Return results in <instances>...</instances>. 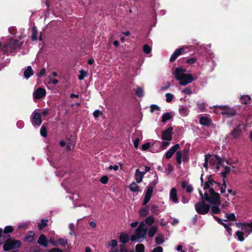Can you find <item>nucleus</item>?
<instances>
[{"instance_id":"1","label":"nucleus","mask_w":252,"mask_h":252,"mask_svg":"<svg viewBox=\"0 0 252 252\" xmlns=\"http://www.w3.org/2000/svg\"><path fill=\"white\" fill-rule=\"evenodd\" d=\"M201 181L202 189H199V193L202 200L195 204V208L198 214L204 215L207 214L210 209V205L206 204L205 201L210 205H218L220 204V194L215 191L219 188L220 184L214 181L211 176H208L204 182L201 175Z\"/></svg>"},{"instance_id":"2","label":"nucleus","mask_w":252,"mask_h":252,"mask_svg":"<svg viewBox=\"0 0 252 252\" xmlns=\"http://www.w3.org/2000/svg\"><path fill=\"white\" fill-rule=\"evenodd\" d=\"M209 162L211 165H213L215 163H217L216 167L217 170H221V172L223 176H225L229 172L230 168L225 165V163L228 164L226 160H220V158L217 156H211L210 155H207L205 157V163L203 164V166L206 169H207V163Z\"/></svg>"},{"instance_id":"3","label":"nucleus","mask_w":252,"mask_h":252,"mask_svg":"<svg viewBox=\"0 0 252 252\" xmlns=\"http://www.w3.org/2000/svg\"><path fill=\"white\" fill-rule=\"evenodd\" d=\"M185 72V69L179 67L176 68L173 73L175 78L179 81L180 85L182 86H185L196 79L193 78L191 74H186Z\"/></svg>"},{"instance_id":"4","label":"nucleus","mask_w":252,"mask_h":252,"mask_svg":"<svg viewBox=\"0 0 252 252\" xmlns=\"http://www.w3.org/2000/svg\"><path fill=\"white\" fill-rule=\"evenodd\" d=\"M146 233L147 229L145 226V223L141 222L130 239L132 241L142 242L145 238Z\"/></svg>"},{"instance_id":"5","label":"nucleus","mask_w":252,"mask_h":252,"mask_svg":"<svg viewBox=\"0 0 252 252\" xmlns=\"http://www.w3.org/2000/svg\"><path fill=\"white\" fill-rule=\"evenodd\" d=\"M21 245V243L20 241L8 239L5 241L3 245V250L5 251H8L13 249L18 248Z\"/></svg>"},{"instance_id":"6","label":"nucleus","mask_w":252,"mask_h":252,"mask_svg":"<svg viewBox=\"0 0 252 252\" xmlns=\"http://www.w3.org/2000/svg\"><path fill=\"white\" fill-rule=\"evenodd\" d=\"M188 150L185 149L182 151H178L176 154V158L177 163L180 164L182 161H187L189 159Z\"/></svg>"},{"instance_id":"7","label":"nucleus","mask_w":252,"mask_h":252,"mask_svg":"<svg viewBox=\"0 0 252 252\" xmlns=\"http://www.w3.org/2000/svg\"><path fill=\"white\" fill-rule=\"evenodd\" d=\"M221 110L220 114L225 115L227 117H231L236 115V111L232 108L224 106V107H219Z\"/></svg>"},{"instance_id":"8","label":"nucleus","mask_w":252,"mask_h":252,"mask_svg":"<svg viewBox=\"0 0 252 252\" xmlns=\"http://www.w3.org/2000/svg\"><path fill=\"white\" fill-rule=\"evenodd\" d=\"M235 225L237 227L244 230L246 232L249 234L252 232V222L250 223H236Z\"/></svg>"},{"instance_id":"9","label":"nucleus","mask_w":252,"mask_h":252,"mask_svg":"<svg viewBox=\"0 0 252 252\" xmlns=\"http://www.w3.org/2000/svg\"><path fill=\"white\" fill-rule=\"evenodd\" d=\"M41 123L40 114L38 112H34L32 114V124L39 126L41 124Z\"/></svg>"},{"instance_id":"10","label":"nucleus","mask_w":252,"mask_h":252,"mask_svg":"<svg viewBox=\"0 0 252 252\" xmlns=\"http://www.w3.org/2000/svg\"><path fill=\"white\" fill-rule=\"evenodd\" d=\"M172 131V127H169L165 129L164 131H163L161 138L163 140H166L170 141H171L172 139L171 137V132Z\"/></svg>"},{"instance_id":"11","label":"nucleus","mask_w":252,"mask_h":252,"mask_svg":"<svg viewBox=\"0 0 252 252\" xmlns=\"http://www.w3.org/2000/svg\"><path fill=\"white\" fill-rule=\"evenodd\" d=\"M46 94V90L41 88H38L33 94L34 98L39 99L44 97Z\"/></svg>"},{"instance_id":"12","label":"nucleus","mask_w":252,"mask_h":252,"mask_svg":"<svg viewBox=\"0 0 252 252\" xmlns=\"http://www.w3.org/2000/svg\"><path fill=\"white\" fill-rule=\"evenodd\" d=\"M180 147L179 144H177L172 146L165 154V158L166 159H169L172 157L175 152Z\"/></svg>"},{"instance_id":"13","label":"nucleus","mask_w":252,"mask_h":252,"mask_svg":"<svg viewBox=\"0 0 252 252\" xmlns=\"http://www.w3.org/2000/svg\"><path fill=\"white\" fill-rule=\"evenodd\" d=\"M153 191V188L152 187H148L145 193L143 205H146L149 201L152 196Z\"/></svg>"},{"instance_id":"14","label":"nucleus","mask_w":252,"mask_h":252,"mask_svg":"<svg viewBox=\"0 0 252 252\" xmlns=\"http://www.w3.org/2000/svg\"><path fill=\"white\" fill-rule=\"evenodd\" d=\"M145 172H142L139 169H136L135 173V179L137 183H140L142 182Z\"/></svg>"},{"instance_id":"15","label":"nucleus","mask_w":252,"mask_h":252,"mask_svg":"<svg viewBox=\"0 0 252 252\" xmlns=\"http://www.w3.org/2000/svg\"><path fill=\"white\" fill-rule=\"evenodd\" d=\"M170 198L174 202H178L177 190L175 188H172L170 192Z\"/></svg>"},{"instance_id":"16","label":"nucleus","mask_w":252,"mask_h":252,"mask_svg":"<svg viewBox=\"0 0 252 252\" xmlns=\"http://www.w3.org/2000/svg\"><path fill=\"white\" fill-rule=\"evenodd\" d=\"M37 243L40 245L43 246L45 247H47L48 246V241L45 236L43 234H42L40 236Z\"/></svg>"},{"instance_id":"17","label":"nucleus","mask_w":252,"mask_h":252,"mask_svg":"<svg viewBox=\"0 0 252 252\" xmlns=\"http://www.w3.org/2000/svg\"><path fill=\"white\" fill-rule=\"evenodd\" d=\"M129 189L133 192H138L141 191L140 187L136 183L133 182L131 183L129 187Z\"/></svg>"},{"instance_id":"18","label":"nucleus","mask_w":252,"mask_h":252,"mask_svg":"<svg viewBox=\"0 0 252 252\" xmlns=\"http://www.w3.org/2000/svg\"><path fill=\"white\" fill-rule=\"evenodd\" d=\"M200 123L202 125L209 126L211 125V120L208 117H203L200 119Z\"/></svg>"},{"instance_id":"19","label":"nucleus","mask_w":252,"mask_h":252,"mask_svg":"<svg viewBox=\"0 0 252 252\" xmlns=\"http://www.w3.org/2000/svg\"><path fill=\"white\" fill-rule=\"evenodd\" d=\"M158 227L156 226H152L150 228H149L148 232V235L149 237H153L154 235L158 231Z\"/></svg>"},{"instance_id":"20","label":"nucleus","mask_w":252,"mask_h":252,"mask_svg":"<svg viewBox=\"0 0 252 252\" xmlns=\"http://www.w3.org/2000/svg\"><path fill=\"white\" fill-rule=\"evenodd\" d=\"M129 236L127 234L122 233L119 236L120 241L123 243H126L129 240Z\"/></svg>"},{"instance_id":"21","label":"nucleus","mask_w":252,"mask_h":252,"mask_svg":"<svg viewBox=\"0 0 252 252\" xmlns=\"http://www.w3.org/2000/svg\"><path fill=\"white\" fill-rule=\"evenodd\" d=\"M24 76L27 79L29 78L32 74L33 71L32 67L29 66L24 71Z\"/></svg>"},{"instance_id":"22","label":"nucleus","mask_w":252,"mask_h":252,"mask_svg":"<svg viewBox=\"0 0 252 252\" xmlns=\"http://www.w3.org/2000/svg\"><path fill=\"white\" fill-rule=\"evenodd\" d=\"M164 242L163 235L161 233H158L155 238V242L158 245H160Z\"/></svg>"},{"instance_id":"23","label":"nucleus","mask_w":252,"mask_h":252,"mask_svg":"<svg viewBox=\"0 0 252 252\" xmlns=\"http://www.w3.org/2000/svg\"><path fill=\"white\" fill-rule=\"evenodd\" d=\"M34 233L32 231H30L29 232L25 239V241L28 242H32L34 240Z\"/></svg>"},{"instance_id":"24","label":"nucleus","mask_w":252,"mask_h":252,"mask_svg":"<svg viewBox=\"0 0 252 252\" xmlns=\"http://www.w3.org/2000/svg\"><path fill=\"white\" fill-rule=\"evenodd\" d=\"M173 115L171 113H166L162 116L161 121L165 123L166 121L172 118Z\"/></svg>"},{"instance_id":"25","label":"nucleus","mask_w":252,"mask_h":252,"mask_svg":"<svg viewBox=\"0 0 252 252\" xmlns=\"http://www.w3.org/2000/svg\"><path fill=\"white\" fill-rule=\"evenodd\" d=\"M88 74V72L87 71H85L84 70H80L79 71V75L78 76V79L80 80H82L86 77Z\"/></svg>"},{"instance_id":"26","label":"nucleus","mask_w":252,"mask_h":252,"mask_svg":"<svg viewBox=\"0 0 252 252\" xmlns=\"http://www.w3.org/2000/svg\"><path fill=\"white\" fill-rule=\"evenodd\" d=\"M182 187L183 188L185 189L188 192H191L193 190L192 187L190 185H187L185 182L182 183Z\"/></svg>"},{"instance_id":"27","label":"nucleus","mask_w":252,"mask_h":252,"mask_svg":"<svg viewBox=\"0 0 252 252\" xmlns=\"http://www.w3.org/2000/svg\"><path fill=\"white\" fill-rule=\"evenodd\" d=\"M241 100L242 103L246 104L250 103L251 97L248 95H244L241 96Z\"/></svg>"},{"instance_id":"28","label":"nucleus","mask_w":252,"mask_h":252,"mask_svg":"<svg viewBox=\"0 0 252 252\" xmlns=\"http://www.w3.org/2000/svg\"><path fill=\"white\" fill-rule=\"evenodd\" d=\"M180 113L182 116H187L189 112V109L186 107H182L179 109Z\"/></svg>"},{"instance_id":"29","label":"nucleus","mask_w":252,"mask_h":252,"mask_svg":"<svg viewBox=\"0 0 252 252\" xmlns=\"http://www.w3.org/2000/svg\"><path fill=\"white\" fill-rule=\"evenodd\" d=\"M241 129L240 128V126L237 127L232 132V134L234 138L238 137L240 133Z\"/></svg>"},{"instance_id":"30","label":"nucleus","mask_w":252,"mask_h":252,"mask_svg":"<svg viewBox=\"0 0 252 252\" xmlns=\"http://www.w3.org/2000/svg\"><path fill=\"white\" fill-rule=\"evenodd\" d=\"M155 219L152 216H149L145 219V223L149 225H152Z\"/></svg>"},{"instance_id":"31","label":"nucleus","mask_w":252,"mask_h":252,"mask_svg":"<svg viewBox=\"0 0 252 252\" xmlns=\"http://www.w3.org/2000/svg\"><path fill=\"white\" fill-rule=\"evenodd\" d=\"M145 247L143 244H140L136 246L135 251L136 252H144Z\"/></svg>"},{"instance_id":"32","label":"nucleus","mask_w":252,"mask_h":252,"mask_svg":"<svg viewBox=\"0 0 252 252\" xmlns=\"http://www.w3.org/2000/svg\"><path fill=\"white\" fill-rule=\"evenodd\" d=\"M237 236L238 239L240 241H243L244 240V233L242 231H238L235 233Z\"/></svg>"},{"instance_id":"33","label":"nucleus","mask_w":252,"mask_h":252,"mask_svg":"<svg viewBox=\"0 0 252 252\" xmlns=\"http://www.w3.org/2000/svg\"><path fill=\"white\" fill-rule=\"evenodd\" d=\"M47 225V220H41V222L38 224V227L40 229L44 228Z\"/></svg>"},{"instance_id":"34","label":"nucleus","mask_w":252,"mask_h":252,"mask_svg":"<svg viewBox=\"0 0 252 252\" xmlns=\"http://www.w3.org/2000/svg\"><path fill=\"white\" fill-rule=\"evenodd\" d=\"M58 246L59 245L65 246L67 244V240L63 238H60L58 240Z\"/></svg>"},{"instance_id":"35","label":"nucleus","mask_w":252,"mask_h":252,"mask_svg":"<svg viewBox=\"0 0 252 252\" xmlns=\"http://www.w3.org/2000/svg\"><path fill=\"white\" fill-rule=\"evenodd\" d=\"M32 38L33 40H35L37 39V32L35 27L32 28Z\"/></svg>"},{"instance_id":"36","label":"nucleus","mask_w":252,"mask_h":252,"mask_svg":"<svg viewBox=\"0 0 252 252\" xmlns=\"http://www.w3.org/2000/svg\"><path fill=\"white\" fill-rule=\"evenodd\" d=\"M143 51L146 54H149L151 52V47L149 45L145 44L143 46Z\"/></svg>"},{"instance_id":"37","label":"nucleus","mask_w":252,"mask_h":252,"mask_svg":"<svg viewBox=\"0 0 252 252\" xmlns=\"http://www.w3.org/2000/svg\"><path fill=\"white\" fill-rule=\"evenodd\" d=\"M150 111L152 113L156 111L159 112L160 111V108L156 105H151L150 106Z\"/></svg>"},{"instance_id":"38","label":"nucleus","mask_w":252,"mask_h":252,"mask_svg":"<svg viewBox=\"0 0 252 252\" xmlns=\"http://www.w3.org/2000/svg\"><path fill=\"white\" fill-rule=\"evenodd\" d=\"M173 95L170 93H166L165 94L166 101L167 102H170L172 100Z\"/></svg>"},{"instance_id":"39","label":"nucleus","mask_w":252,"mask_h":252,"mask_svg":"<svg viewBox=\"0 0 252 252\" xmlns=\"http://www.w3.org/2000/svg\"><path fill=\"white\" fill-rule=\"evenodd\" d=\"M74 147V144L71 141H69L68 143H67L66 149L67 151L71 150L73 149Z\"/></svg>"},{"instance_id":"40","label":"nucleus","mask_w":252,"mask_h":252,"mask_svg":"<svg viewBox=\"0 0 252 252\" xmlns=\"http://www.w3.org/2000/svg\"><path fill=\"white\" fill-rule=\"evenodd\" d=\"M179 56V54H178V52L175 51L174 52V53L172 54V55L171 56V57L170 59V61L171 62L174 61Z\"/></svg>"},{"instance_id":"41","label":"nucleus","mask_w":252,"mask_h":252,"mask_svg":"<svg viewBox=\"0 0 252 252\" xmlns=\"http://www.w3.org/2000/svg\"><path fill=\"white\" fill-rule=\"evenodd\" d=\"M13 231V228L11 226H7L4 228L3 232L4 233H8L12 232Z\"/></svg>"},{"instance_id":"42","label":"nucleus","mask_w":252,"mask_h":252,"mask_svg":"<svg viewBox=\"0 0 252 252\" xmlns=\"http://www.w3.org/2000/svg\"><path fill=\"white\" fill-rule=\"evenodd\" d=\"M40 134L43 136L46 137L47 136V130L45 127L42 126L40 128Z\"/></svg>"},{"instance_id":"43","label":"nucleus","mask_w":252,"mask_h":252,"mask_svg":"<svg viewBox=\"0 0 252 252\" xmlns=\"http://www.w3.org/2000/svg\"><path fill=\"white\" fill-rule=\"evenodd\" d=\"M220 208L216 206H214L212 207V212L213 214H219L220 213Z\"/></svg>"},{"instance_id":"44","label":"nucleus","mask_w":252,"mask_h":252,"mask_svg":"<svg viewBox=\"0 0 252 252\" xmlns=\"http://www.w3.org/2000/svg\"><path fill=\"white\" fill-rule=\"evenodd\" d=\"M48 78L49 79V84L52 83L53 84L56 85V84H58L59 82V81L57 79H53L51 76H49Z\"/></svg>"},{"instance_id":"45","label":"nucleus","mask_w":252,"mask_h":252,"mask_svg":"<svg viewBox=\"0 0 252 252\" xmlns=\"http://www.w3.org/2000/svg\"><path fill=\"white\" fill-rule=\"evenodd\" d=\"M136 94L138 96L140 97L142 96L143 95V89L141 88H137L136 90Z\"/></svg>"},{"instance_id":"46","label":"nucleus","mask_w":252,"mask_h":252,"mask_svg":"<svg viewBox=\"0 0 252 252\" xmlns=\"http://www.w3.org/2000/svg\"><path fill=\"white\" fill-rule=\"evenodd\" d=\"M109 246L116 247L117 246V241L115 240H111L108 244Z\"/></svg>"},{"instance_id":"47","label":"nucleus","mask_w":252,"mask_h":252,"mask_svg":"<svg viewBox=\"0 0 252 252\" xmlns=\"http://www.w3.org/2000/svg\"><path fill=\"white\" fill-rule=\"evenodd\" d=\"M139 214L141 217H145L148 214V211L145 208L142 209L139 211Z\"/></svg>"},{"instance_id":"48","label":"nucleus","mask_w":252,"mask_h":252,"mask_svg":"<svg viewBox=\"0 0 252 252\" xmlns=\"http://www.w3.org/2000/svg\"><path fill=\"white\" fill-rule=\"evenodd\" d=\"M226 218L228 220L234 221L236 220V218L233 213H231L230 214H227L226 215Z\"/></svg>"},{"instance_id":"49","label":"nucleus","mask_w":252,"mask_h":252,"mask_svg":"<svg viewBox=\"0 0 252 252\" xmlns=\"http://www.w3.org/2000/svg\"><path fill=\"white\" fill-rule=\"evenodd\" d=\"M102 114V112L97 110H95L93 113V115L95 119L97 118L99 116L101 115Z\"/></svg>"},{"instance_id":"50","label":"nucleus","mask_w":252,"mask_h":252,"mask_svg":"<svg viewBox=\"0 0 252 252\" xmlns=\"http://www.w3.org/2000/svg\"><path fill=\"white\" fill-rule=\"evenodd\" d=\"M151 211L152 213L158 214V206L155 205H153L151 207Z\"/></svg>"},{"instance_id":"51","label":"nucleus","mask_w":252,"mask_h":252,"mask_svg":"<svg viewBox=\"0 0 252 252\" xmlns=\"http://www.w3.org/2000/svg\"><path fill=\"white\" fill-rule=\"evenodd\" d=\"M166 174H170L173 170V167L170 164H168L167 168L165 169Z\"/></svg>"},{"instance_id":"52","label":"nucleus","mask_w":252,"mask_h":252,"mask_svg":"<svg viewBox=\"0 0 252 252\" xmlns=\"http://www.w3.org/2000/svg\"><path fill=\"white\" fill-rule=\"evenodd\" d=\"M187 48V47H183L180 49H177L176 51L178 52L179 55H182L185 53V50Z\"/></svg>"},{"instance_id":"53","label":"nucleus","mask_w":252,"mask_h":252,"mask_svg":"<svg viewBox=\"0 0 252 252\" xmlns=\"http://www.w3.org/2000/svg\"><path fill=\"white\" fill-rule=\"evenodd\" d=\"M222 225L225 228L226 230L228 232L229 235H231L232 229L226 224L223 223Z\"/></svg>"},{"instance_id":"54","label":"nucleus","mask_w":252,"mask_h":252,"mask_svg":"<svg viewBox=\"0 0 252 252\" xmlns=\"http://www.w3.org/2000/svg\"><path fill=\"white\" fill-rule=\"evenodd\" d=\"M219 107H224V106H214V112L216 113L220 114L221 110L219 109Z\"/></svg>"},{"instance_id":"55","label":"nucleus","mask_w":252,"mask_h":252,"mask_svg":"<svg viewBox=\"0 0 252 252\" xmlns=\"http://www.w3.org/2000/svg\"><path fill=\"white\" fill-rule=\"evenodd\" d=\"M163 249L162 247L158 246L154 248L151 252H162Z\"/></svg>"},{"instance_id":"56","label":"nucleus","mask_w":252,"mask_h":252,"mask_svg":"<svg viewBox=\"0 0 252 252\" xmlns=\"http://www.w3.org/2000/svg\"><path fill=\"white\" fill-rule=\"evenodd\" d=\"M29 225V222H26V223H22V224H19L18 226V229H21V228H26Z\"/></svg>"},{"instance_id":"57","label":"nucleus","mask_w":252,"mask_h":252,"mask_svg":"<svg viewBox=\"0 0 252 252\" xmlns=\"http://www.w3.org/2000/svg\"><path fill=\"white\" fill-rule=\"evenodd\" d=\"M108 181V178L106 176H103L100 179L101 183H102V184H106L107 183Z\"/></svg>"},{"instance_id":"58","label":"nucleus","mask_w":252,"mask_h":252,"mask_svg":"<svg viewBox=\"0 0 252 252\" xmlns=\"http://www.w3.org/2000/svg\"><path fill=\"white\" fill-rule=\"evenodd\" d=\"M182 92L188 94H191V91L190 89L189 88H186L185 89L183 90L182 91Z\"/></svg>"},{"instance_id":"59","label":"nucleus","mask_w":252,"mask_h":252,"mask_svg":"<svg viewBox=\"0 0 252 252\" xmlns=\"http://www.w3.org/2000/svg\"><path fill=\"white\" fill-rule=\"evenodd\" d=\"M196 61V59L195 58H192L191 59H189L187 61V63L189 64H192L194 63Z\"/></svg>"},{"instance_id":"60","label":"nucleus","mask_w":252,"mask_h":252,"mask_svg":"<svg viewBox=\"0 0 252 252\" xmlns=\"http://www.w3.org/2000/svg\"><path fill=\"white\" fill-rule=\"evenodd\" d=\"M197 107L199 109L203 110L205 108V105L203 103H197Z\"/></svg>"},{"instance_id":"61","label":"nucleus","mask_w":252,"mask_h":252,"mask_svg":"<svg viewBox=\"0 0 252 252\" xmlns=\"http://www.w3.org/2000/svg\"><path fill=\"white\" fill-rule=\"evenodd\" d=\"M169 141H163L162 142L161 147L163 149H165L167 146H168L169 145Z\"/></svg>"},{"instance_id":"62","label":"nucleus","mask_w":252,"mask_h":252,"mask_svg":"<svg viewBox=\"0 0 252 252\" xmlns=\"http://www.w3.org/2000/svg\"><path fill=\"white\" fill-rule=\"evenodd\" d=\"M45 72H46V70H45V68H42L40 71V72H39V73L37 74V76L39 77L43 76L45 74Z\"/></svg>"},{"instance_id":"63","label":"nucleus","mask_w":252,"mask_h":252,"mask_svg":"<svg viewBox=\"0 0 252 252\" xmlns=\"http://www.w3.org/2000/svg\"><path fill=\"white\" fill-rule=\"evenodd\" d=\"M150 144L149 143H145L142 146V149L143 150H146L150 147Z\"/></svg>"},{"instance_id":"64","label":"nucleus","mask_w":252,"mask_h":252,"mask_svg":"<svg viewBox=\"0 0 252 252\" xmlns=\"http://www.w3.org/2000/svg\"><path fill=\"white\" fill-rule=\"evenodd\" d=\"M48 252H63V251L59 249L54 248L50 250Z\"/></svg>"}]
</instances>
